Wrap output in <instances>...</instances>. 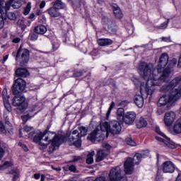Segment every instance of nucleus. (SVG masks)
<instances>
[{"label": "nucleus", "mask_w": 181, "mask_h": 181, "mask_svg": "<svg viewBox=\"0 0 181 181\" xmlns=\"http://www.w3.org/2000/svg\"><path fill=\"white\" fill-rule=\"evenodd\" d=\"M146 125H148V122L144 117H141L136 122V127L139 129L145 128V127H146Z\"/></svg>", "instance_id": "nucleus-25"}, {"label": "nucleus", "mask_w": 181, "mask_h": 181, "mask_svg": "<svg viewBox=\"0 0 181 181\" xmlns=\"http://www.w3.org/2000/svg\"><path fill=\"white\" fill-rule=\"evenodd\" d=\"M35 18V14L32 13L28 16V19H34Z\"/></svg>", "instance_id": "nucleus-63"}, {"label": "nucleus", "mask_w": 181, "mask_h": 181, "mask_svg": "<svg viewBox=\"0 0 181 181\" xmlns=\"http://www.w3.org/2000/svg\"><path fill=\"white\" fill-rule=\"evenodd\" d=\"M48 14L51 18H60L62 16V13L57 11V8L54 7H51L47 10Z\"/></svg>", "instance_id": "nucleus-21"}, {"label": "nucleus", "mask_w": 181, "mask_h": 181, "mask_svg": "<svg viewBox=\"0 0 181 181\" xmlns=\"http://www.w3.org/2000/svg\"><path fill=\"white\" fill-rule=\"evenodd\" d=\"M33 129V127L30 126H25L24 127V130L25 131V132H30V131H32Z\"/></svg>", "instance_id": "nucleus-49"}, {"label": "nucleus", "mask_w": 181, "mask_h": 181, "mask_svg": "<svg viewBox=\"0 0 181 181\" xmlns=\"http://www.w3.org/2000/svg\"><path fill=\"white\" fill-rule=\"evenodd\" d=\"M30 40H32L33 42H35V40H37V35L35 33H31L29 35Z\"/></svg>", "instance_id": "nucleus-43"}, {"label": "nucleus", "mask_w": 181, "mask_h": 181, "mask_svg": "<svg viewBox=\"0 0 181 181\" xmlns=\"http://www.w3.org/2000/svg\"><path fill=\"white\" fill-rule=\"evenodd\" d=\"M176 119V113L174 112H168L164 116V124L166 127H172Z\"/></svg>", "instance_id": "nucleus-13"}, {"label": "nucleus", "mask_w": 181, "mask_h": 181, "mask_svg": "<svg viewBox=\"0 0 181 181\" xmlns=\"http://www.w3.org/2000/svg\"><path fill=\"white\" fill-rule=\"evenodd\" d=\"M135 118H136V114H135L134 112H129L124 115L123 121L124 124L131 125L135 121Z\"/></svg>", "instance_id": "nucleus-16"}, {"label": "nucleus", "mask_w": 181, "mask_h": 181, "mask_svg": "<svg viewBox=\"0 0 181 181\" xmlns=\"http://www.w3.org/2000/svg\"><path fill=\"white\" fill-rule=\"evenodd\" d=\"M103 146L105 149H107V151L111 149V146H110V144L107 143L103 144Z\"/></svg>", "instance_id": "nucleus-54"}, {"label": "nucleus", "mask_w": 181, "mask_h": 181, "mask_svg": "<svg viewBox=\"0 0 181 181\" xmlns=\"http://www.w3.org/2000/svg\"><path fill=\"white\" fill-rule=\"evenodd\" d=\"M16 60L20 64H25V63H28V62H29V50L22 49V47H20L17 51Z\"/></svg>", "instance_id": "nucleus-10"}, {"label": "nucleus", "mask_w": 181, "mask_h": 181, "mask_svg": "<svg viewBox=\"0 0 181 181\" xmlns=\"http://www.w3.org/2000/svg\"><path fill=\"white\" fill-rule=\"evenodd\" d=\"M138 70L140 71V74L142 76L144 80H147L146 85H141L140 91L141 95H135L134 98V101L136 105L139 108H142L144 107V98H148V95H152L153 91H155L156 86H162L163 81L166 80L168 76H163V80H153L151 78V68L146 62H141L137 66Z\"/></svg>", "instance_id": "nucleus-1"}, {"label": "nucleus", "mask_w": 181, "mask_h": 181, "mask_svg": "<svg viewBox=\"0 0 181 181\" xmlns=\"http://www.w3.org/2000/svg\"><path fill=\"white\" fill-rule=\"evenodd\" d=\"M162 42H172L170 40V37H163L162 38Z\"/></svg>", "instance_id": "nucleus-55"}, {"label": "nucleus", "mask_w": 181, "mask_h": 181, "mask_svg": "<svg viewBox=\"0 0 181 181\" xmlns=\"http://www.w3.org/2000/svg\"><path fill=\"white\" fill-rule=\"evenodd\" d=\"M6 17L10 21H15V19H16V14H15V13L13 12L7 13Z\"/></svg>", "instance_id": "nucleus-40"}, {"label": "nucleus", "mask_w": 181, "mask_h": 181, "mask_svg": "<svg viewBox=\"0 0 181 181\" xmlns=\"http://www.w3.org/2000/svg\"><path fill=\"white\" fill-rule=\"evenodd\" d=\"M94 181H107L105 177H97Z\"/></svg>", "instance_id": "nucleus-56"}, {"label": "nucleus", "mask_w": 181, "mask_h": 181, "mask_svg": "<svg viewBox=\"0 0 181 181\" xmlns=\"http://www.w3.org/2000/svg\"><path fill=\"white\" fill-rule=\"evenodd\" d=\"M1 141H0V160H2V158H4V155H5V150H4L3 148L1 147Z\"/></svg>", "instance_id": "nucleus-45"}, {"label": "nucleus", "mask_w": 181, "mask_h": 181, "mask_svg": "<svg viewBox=\"0 0 181 181\" xmlns=\"http://www.w3.org/2000/svg\"><path fill=\"white\" fill-rule=\"evenodd\" d=\"M25 100L24 96L21 95H16L13 97L12 105L13 107H18L17 112L18 113L23 112L28 108V103H26Z\"/></svg>", "instance_id": "nucleus-9"}, {"label": "nucleus", "mask_w": 181, "mask_h": 181, "mask_svg": "<svg viewBox=\"0 0 181 181\" xmlns=\"http://www.w3.org/2000/svg\"><path fill=\"white\" fill-rule=\"evenodd\" d=\"M18 146H21L22 148V149H23V151H25V152H28L29 151V148H28V146H26V145H25V144H23L22 142H19Z\"/></svg>", "instance_id": "nucleus-44"}, {"label": "nucleus", "mask_w": 181, "mask_h": 181, "mask_svg": "<svg viewBox=\"0 0 181 181\" xmlns=\"http://www.w3.org/2000/svg\"><path fill=\"white\" fill-rule=\"evenodd\" d=\"M74 5H76V6H80V3L81 0H71Z\"/></svg>", "instance_id": "nucleus-53"}, {"label": "nucleus", "mask_w": 181, "mask_h": 181, "mask_svg": "<svg viewBox=\"0 0 181 181\" xmlns=\"http://www.w3.org/2000/svg\"><path fill=\"white\" fill-rule=\"evenodd\" d=\"M3 95V101L4 105L5 107V111L4 114V118L6 125H11V122H9V114H11V111H12V107L11 106V103H9L10 96L8 95V90L6 88H4L2 92Z\"/></svg>", "instance_id": "nucleus-7"}, {"label": "nucleus", "mask_w": 181, "mask_h": 181, "mask_svg": "<svg viewBox=\"0 0 181 181\" xmlns=\"http://www.w3.org/2000/svg\"><path fill=\"white\" fill-rule=\"evenodd\" d=\"M45 179H46V177L45 176V175H42L40 181H45Z\"/></svg>", "instance_id": "nucleus-64"}, {"label": "nucleus", "mask_w": 181, "mask_h": 181, "mask_svg": "<svg viewBox=\"0 0 181 181\" xmlns=\"http://www.w3.org/2000/svg\"><path fill=\"white\" fill-rule=\"evenodd\" d=\"M102 22L103 23H104V25H105L106 26H107V28L109 26H112V20L108 18L107 17H103L102 19Z\"/></svg>", "instance_id": "nucleus-32"}, {"label": "nucleus", "mask_w": 181, "mask_h": 181, "mask_svg": "<svg viewBox=\"0 0 181 181\" xmlns=\"http://www.w3.org/2000/svg\"><path fill=\"white\" fill-rule=\"evenodd\" d=\"M94 155H95V152L94 151H91L88 154L86 159V163H88V165H91L94 163Z\"/></svg>", "instance_id": "nucleus-27"}, {"label": "nucleus", "mask_w": 181, "mask_h": 181, "mask_svg": "<svg viewBox=\"0 0 181 181\" xmlns=\"http://www.w3.org/2000/svg\"><path fill=\"white\" fill-rule=\"evenodd\" d=\"M107 31L112 35H115V33H117V28L115 27H113L112 25H109V27H107Z\"/></svg>", "instance_id": "nucleus-42"}, {"label": "nucleus", "mask_w": 181, "mask_h": 181, "mask_svg": "<svg viewBox=\"0 0 181 181\" xmlns=\"http://www.w3.org/2000/svg\"><path fill=\"white\" fill-rule=\"evenodd\" d=\"M114 107H115V103L112 102L110 105V107H109V109L107 112V114H106V118L107 119H108L110 115H111V111H112V109L114 108Z\"/></svg>", "instance_id": "nucleus-37"}, {"label": "nucleus", "mask_w": 181, "mask_h": 181, "mask_svg": "<svg viewBox=\"0 0 181 181\" xmlns=\"http://www.w3.org/2000/svg\"><path fill=\"white\" fill-rule=\"evenodd\" d=\"M74 77H81L83 76V71H79L74 73Z\"/></svg>", "instance_id": "nucleus-52"}, {"label": "nucleus", "mask_w": 181, "mask_h": 181, "mask_svg": "<svg viewBox=\"0 0 181 181\" xmlns=\"http://www.w3.org/2000/svg\"><path fill=\"white\" fill-rule=\"evenodd\" d=\"M121 124L116 120L110 122V133L112 135H118L121 132Z\"/></svg>", "instance_id": "nucleus-14"}, {"label": "nucleus", "mask_w": 181, "mask_h": 181, "mask_svg": "<svg viewBox=\"0 0 181 181\" xmlns=\"http://www.w3.org/2000/svg\"><path fill=\"white\" fill-rule=\"evenodd\" d=\"M8 57H9L8 54H7V55L4 57V58H3V63H4L5 62H6V60H8Z\"/></svg>", "instance_id": "nucleus-62"}, {"label": "nucleus", "mask_w": 181, "mask_h": 181, "mask_svg": "<svg viewBox=\"0 0 181 181\" xmlns=\"http://www.w3.org/2000/svg\"><path fill=\"white\" fill-rule=\"evenodd\" d=\"M30 9H32V4L30 2L28 3L26 7L24 9V15H29V12H30Z\"/></svg>", "instance_id": "nucleus-39"}, {"label": "nucleus", "mask_w": 181, "mask_h": 181, "mask_svg": "<svg viewBox=\"0 0 181 181\" xmlns=\"http://www.w3.org/2000/svg\"><path fill=\"white\" fill-rule=\"evenodd\" d=\"M69 170H70V172L76 173L77 170V168H76V165H70L69 167Z\"/></svg>", "instance_id": "nucleus-48"}, {"label": "nucleus", "mask_w": 181, "mask_h": 181, "mask_svg": "<svg viewBox=\"0 0 181 181\" xmlns=\"http://www.w3.org/2000/svg\"><path fill=\"white\" fill-rule=\"evenodd\" d=\"M26 88V81L22 78H18L14 81V84L12 86V93L14 95H18L23 93Z\"/></svg>", "instance_id": "nucleus-11"}, {"label": "nucleus", "mask_w": 181, "mask_h": 181, "mask_svg": "<svg viewBox=\"0 0 181 181\" xmlns=\"http://www.w3.org/2000/svg\"><path fill=\"white\" fill-rule=\"evenodd\" d=\"M16 74L18 77L26 78L29 76V71L25 68H19L16 69Z\"/></svg>", "instance_id": "nucleus-19"}, {"label": "nucleus", "mask_w": 181, "mask_h": 181, "mask_svg": "<svg viewBox=\"0 0 181 181\" xmlns=\"http://www.w3.org/2000/svg\"><path fill=\"white\" fill-rule=\"evenodd\" d=\"M120 105H121V107H127L128 105V103L125 100L122 101L120 103Z\"/></svg>", "instance_id": "nucleus-58"}, {"label": "nucleus", "mask_w": 181, "mask_h": 181, "mask_svg": "<svg viewBox=\"0 0 181 181\" xmlns=\"http://www.w3.org/2000/svg\"><path fill=\"white\" fill-rule=\"evenodd\" d=\"M45 5H46V2L42 1V2L40 3V8L41 9H43V8H45Z\"/></svg>", "instance_id": "nucleus-60"}, {"label": "nucleus", "mask_w": 181, "mask_h": 181, "mask_svg": "<svg viewBox=\"0 0 181 181\" xmlns=\"http://www.w3.org/2000/svg\"><path fill=\"white\" fill-rule=\"evenodd\" d=\"M5 23L4 22V18L0 16V29H2Z\"/></svg>", "instance_id": "nucleus-50"}, {"label": "nucleus", "mask_w": 181, "mask_h": 181, "mask_svg": "<svg viewBox=\"0 0 181 181\" xmlns=\"http://www.w3.org/2000/svg\"><path fill=\"white\" fill-rule=\"evenodd\" d=\"M113 13L115 16L117 18V19H121L123 16L122 11H121V9L119 7H115L113 9Z\"/></svg>", "instance_id": "nucleus-29"}, {"label": "nucleus", "mask_w": 181, "mask_h": 181, "mask_svg": "<svg viewBox=\"0 0 181 181\" xmlns=\"http://www.w3.org/2000/svg\"><path fill=\"white\" fill-rule=\"evenodd\" d=\"M11 166H12V163L6 161L3 165H0V170H5L8 168H11Z\"/></svg>", "instance_id": "nucleus-34"}, {"label": "nucleus", "mask_w": 181, "mask_h": 181, "mask_svg": "<svg viewBox=\"0 0 181 181\" xmlns=\"http://www.w3.org/2000/svg\"><path fill=\"white\" fill-rule=\"evenodd\" d=\"M162 170L164 173H173L175 164L172 161H165L162 165Z\"/></svg>", "instance_id": "nucleus-15"}, {"label": "nucleus", "mask_w": 181, "mask_h": 181, "mask_svg": "<svg viewBox=\"0 0 181 181\" xmlns=\"http://www.w3.org/2000/svg\"><path fill=\"white\" fill-rule=\"evenodd\" d=\"M157 141H159L160 142H164V144L168 146V148H173V145L169 143V141H165V139L160 138V137H156Z\"/></svg>", "instance_id": "nucleus-36"}, {"label": "nucleus", "mask_w": 181, "mask_h": 181, "mask_svg": "<svg viewBox=\"0 0 181 181\" xmlns=\"http://www.w3.org/2000/svg\"><path fill=\"white\" fill-rule=\"evenodd\" d=\"M12 8L14 9H19L22 6V0H11Z\"/></svg>", "instance_id": "nucleus-31"}, {"label": "nucleus", "mask_w": 181, "mask_h": 181, "mask_svg": "<svg viewBox=\"0 0 181 181\" xmlns=\"http://www.w3.org/2000/svg\"><path fill=\"white\" fill-rule=\"evenodd\" d=\"M100 129L103 132H107L106 136H108V134H110V123L105 122L100 124Z\"/></svg>", "instance_id": "nucleus-23"}, {"label": "nucleus", "mask_w": 181, "mask_h": 181, "mask_svg": "<svg viewBox=\"0 0 181 181\" xmlns=\"http://www.w3.org/2000/svg\"><path fill=\"white\" fill-rule=\"evenodd\" d=\"M34 32L38 35H45L47 32V28L45 25H38L35 28Z\"/></svg>", "instance_id": "nucleus-22"}, {"label": "nucleus", "mask_w": 181, "mask_h": 181, "mask_svg": "<svg viewBox=\"0 0 181 181\" xmlns=\"http://www.w3.org/2000/svg\"><path fill=\"white\" fill-rule=\"evenodd\" d=\"M168 28V23H163L158 27V29H166Z\"/></svg>", "instance_id": "nucleus-47"}, {"label": "nucleus", "mask_w": 181, "mask_h": 181, "mask_svg": "<svg viewBox=\"0 0 181 181\" xmlns=\"http://www.w3.org/2000/svg\"><path fill=\"white\" fill-rule=\"evenodd\" d=\"M169 62V55L166 53H163L159 59V62L157 66V73H162L163 69L166 67L168 63Z\"/></svg>", "instance_id": "nucleus-12"}, {"label": "nucleus", "mask_w": 181, "mask_h": 181, "mask_svg": "<svg viewBox=\"0 0 181 181\" xmlns=\"http://www.w3.org/2000/svg\"><path fill=\"white\" fill-rule=\"evenodd\" d=\"M113 41L111 39L108 38H100L98 40V44L99 46H110L112 45Z\"/></svg>", "instance_id": "nucleus-20"}, {"label": "nucleus", "mask_w": 181, "mask_h": 181, "mask_svg": "<svg viewBox=\"0 0 181 181\" xmlns=\"http://www.w3.org/2000/svg\"><path fill=\"white\" fill-rule=\"evenodd\" d=\"M148 155L149 151L146 150L140 153H136L133 158H128L124 163L125 175H132L134 173V163H135V165H139L142 158H146Z\"/></svg>", "instance_id": "nucleus-4"}, {"label": "nucleus", "mask_w": 181, "mask_h": 181, "mask_svg": "<svg viewBox=\"0 0 181 181\" xmlns=\"http://www.w3.org/2000/svg\"><path fill=\"white\" fill-rule=\"evenodd\" d=\"M177 63V59H176V58H173L171 60H170L168 62V66L167 68H165L163 71V74L161 75H156V71H152V69L151 68V66H149L150 70H151V77L152 78V80H163V77H166V76H168V78H165L164 81H163L162 84H163V83H166V81H169V78H170V69H173V67H175V66H176Z\"/></svg>", "instance_id": "nucleus-5"}, {"label": "nucleus", "mask_w": 181, "mask_h": 181, "mask_svg": "<svg viewBox=\"0 0 181 181\" xmlns=\"http://www.w3.org/2000/svg\"><path fill=\"white\" fill-rule=\"evenodd\" d=\"M181 81V76L176 77L174 78L169 85L163 86L160 88V91H164L166 93L167 91H170V95H163L158 100V107H165L166 105L167 108H169L170 104H173V103H176L177 100H180L181 98V88H175L178 84L180 83Z\"/></svg>", "instance_id": "nucleus-2"}, {"label": "nucleus", "mask_w": 181, "mask_h": 181, "mask_svg": "<svg viewBox=\"0 0 181 181\" xmlns=\"http://www.w3.org/2000/svg\"><path fill=\"white\" fill-rule=\"evenodd\" d=\"M126 144L130 146H136V143L132 139V137L126 138Z\"/></svg>", "instance_id": "nucleus-35"}, {"label": "nucleus", "mask_w": 181, "mask_h": 181, "mask_svg": "<svg viewBox=\"0 0 181 181\" xmlns=\"http://www.w3.org/2000/svg\"><path fill=\"white\" fill-rule=\"evenodd\" d=\"M10 175L13 176V181H16V179L19 177V171L18 170H11L10 171Z\"/></svg>", "instance_id": "nucleus-33"}, {"label": "nucleus", "mask_w": 181, "mask_h": 181, "mask_svg": "<svg viewBox=\"0 0 181 181\" xmlns=\"http://www.w3.org/2000/svg\"><path fill=\"white\" fill-rule=\"evenodd\" d=\"M22 120L23 122H26L29 119V116L28 115H24L21 117Z\"/></svg>", "instance_id": "nucleus-57"}, {"label": "nucleus", "mask_w": 181, "mask_h": 181, "mask_svg": "<svg viewBox=\"0 0 181 181\" xmlns=\"http://www.w3.org/2000/svg\"><path fill=\"white\" fill-rule=\"evenodd\" d=\"M0 134L3 136L6 135V129H5V125L2 122H0Z\"/></svg>", "instance_id": "nucleus-38"}, {"label": "nucleus", "mask_w": 181, "mask_h": 181, "mask_svg": "<svg viewBox=\"0 0 181 181\" xmlns=\"http://www.w3.org/2000/svg\"><path fill=\"white\" fill-rule=\"evenodd\" d=\"M98 129H95L93 132H92L88 136V139H89V141H95L96 138H97V135H98Z\"/></svg>", "instance_id": "nucleus-30"}, {"label": "nucleus", "mask_w": 181, "mask_h": 181, "mask_svg": "<svg viewBox=\"0 0 181 181\" xmlns=\"http://www.w3.org/2000/svg\"><path fill=\"white\" fill-rule=\"evenodd\" d=\"M34 179H36V180L40 179V174L39 173L34 174Z\"/></svg>", "instance_id": "nucleus-61"}, {"label": "nucleus", "mask_w": 181, "mask_h": 181, "mask_svg": "<svg viewBox=\"0 0 181 181\" xmlns=\"http://www.w3.org/2000/svg\"><path fill=\"white\" fill-rule=\"evenodd\" d=\"M124 108H118L117 111V118L119 121H123L124 118Z\"/></svg>", "instance_id": "nucleus-26"}, {"label": "nucleus", "mask_w": 181, "mask_h": 181, "mask_svg": "<svg viewBox=\"0 0 181 181\" xmlns=\"http://www.w3.org/2000/svg\"><path fill=\"white\" fill-rule=\"evenodd\" d=\"M53 8L57 9H64L66 8V4H64L62 0H56L54 3Z\"/></svg>", "instance_id": "nucleus-24"}, {"label": "nucleus", "mask_w": 181, "mask_h": 181, "mask_svg": "<svg viewBox=\"0 0 181 181\" xmlns=\"http://www.w3.org/2000/svg\"><path fill=\"white\" fill-rule=\"evenodd\" d=\"M121 166L113 167L109 173V181H128L127 177L122 176Z\"/></svg>", "instance_id": "nucleus-8"}, {"label": "nucleus", "mask_w": 181, "mask_h": 181, "mask_svg": "<svg viewBox=\"0 0 181 181\" xmlns=\"http://www.w3.org/2000/svg\"><path fill=\"white\" fill-rule=\"evenodd\" d=\"M11 6H12V0L8 1L5 4V8L6 10H8Z\"/></svg>", "instance_id": "nucleus-46"}, {"label": "nucleus", "mask_w": 181, "mask_h": 181, "mask_svg": "<svg viewBox=\"0 0 181 181\" xmlns=\"http://www.w3.org/2000/svg\"><path fill=\"white\" fill-rule=\"evenodd\" d=\"M81 156H74L73 160L71 162H78V160H81Z\"/></svg>", "instance_id": "nucleus-51"}, {"label": "nucleus", "mask_w": 181, "mask_h": 181, "mask_svg": "<svg viewBox=\"0 0 181 181\" xmlns=\"http://www.w3.org/2000/svg\"><path fill=\"white\" fill-rule=\"evenodd\" d=\"M156 132L157 133V134H158V135H160V136H163V138H165V139H168V141H170V139H169V138H168L167 136H166V135H165V134H163V132H160V128H159V127H156Z\"/></svg>", "instance_id": "nucleus-41"}, {"label": "nucleus", "mask_w": 181, "mask_h": 181, "mask_svg": "<svg viewBox=\"0 0 181 181\" xmlns=\"http://www.w3.org/2000/svg\"><path fill=\"white\" fill-rule=\"evenodd\" d=\"M33 141L36 144H39L42 148H46L49 144H51L48 149V153L50 155L64 142V136L57 135L55 132L46 131L35 135Z\"/></svg>", "instance_id": "nucleus-3"}, {"label": "nucleus", "mask_w": 181, "mask_h": 181, "mask_svg": "<svg viewBox=\"0 0 181 181\" xmlns=\"http://www.w3.org/2000/svg\"><path fill=\"white\" fill-rule=\"evenodd\" d=\"M107 155H108V151H105V150L98 151L95 162H101V160H104V159L107 158Z\"/></svg>", "instance_id": "nucleus-17"}, {"label": "nucleus", "mask_w": 181, "mask_h": 181, "mask_svg": "<svg viewBox=\"0 0 181 181\" xmlns=\"http://www.w3.org/2000/svg\"><path fill=\"white\" fill-rule=\"evenodd\" d=\"M19 42H21L20 37H16L13 40V43H19Z\"/></svg>", "instance_id": "nucleus-59"}, {"label": "nucleus", "mask_w": 181, "mask_h": 181, "mask_svg": "<svg viewBox=\"0 0 181 181\" xmlns=\"http://www.w3.org/2000/svg\"><path fill=\"white\" fill-rule=\"evenodd\" d=\"M78 130H74L69 136L68 141L73 144L76 148L81 146V136H86L87 132H88V128L84 127H80Z\"/></svg>", "instance_id": "nucleus-6"}, {"label": "nucleus", "mask_w": 181, "mask_h": 181, "mask_svg": "<svg viewBox=\"0 0 181 181\" xmlns=\"http://www.w3.org/2000/svg\"><path fill=\"white\" fill-rule=\"evenodd\" d=\"M30 23H32V21L26 19H20L17 22L18 26H19L22 30H25L28 26H30Z\"/></svg>", "instance_id": "nucleus-18"}, {"label": "nucleus", "mask_w": 181, "mask_h": 181, "mask_svg": "<svg viewBox=\"0 0 181 181\" xmlns=\"http://www.w3.org/2000/svg\"><path fill=\"white\" fill-rule=\"evenodd\" d=\"M52 48L51 49V52H56L59 47H60V41L57 39L54 40L52 42Z\"/></svg>", "instance_id": "nucleus-28"}]
</instances>
